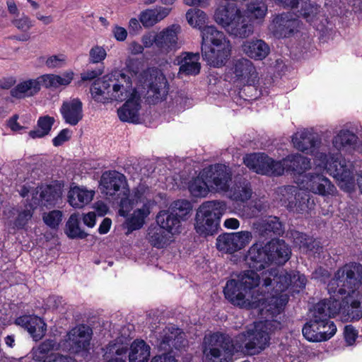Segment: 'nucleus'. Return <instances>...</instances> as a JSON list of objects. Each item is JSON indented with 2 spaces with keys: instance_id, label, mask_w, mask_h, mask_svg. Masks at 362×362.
<instances>
[{
  "instance_id": "obj_1",
  "label": "nucleus",
  "mask_w": 362,
  "mask_h": 362,
  "mask_svg": "<svg viewBox=\"0 0 362 362\" xmlns=\"http://www.w3.org/2000/svg\"><path fill=\"white\" fill-rule=\"evenodd\" d=\"M267 244H253L249 249L245 261L250 269L241 272L237 279L228 280L223 293L226 298L241 308H259L262 316L273 318L279 315L288 302L286 291L289 286L293 292L305 288L307 279L298 272H287L283 269L271 268L262 273L269 262Z\"/></svg>"
},
{
  "instance_id": "obj_2",
  "label": "nucleus",
  "mask_w": 362,
  "mask_h": 362,
  "mask_svg": "<svg viewBox=\"0 0 362 362\" xmlns=\"http://www.w3.org/2000/svg\"><path fill=\"white\" fill-rule=\"evenodd\" d=\"M166 78L160 70L150 68L145 71L141 62L129 59L122 70H115L95 81L90 87L93 100L98 103H125L117 110L122 122L138 123L140 120L141 97L139 86L148 88L147 98L155 103L167 93Z\"/></svg>"
},
{
  "instance_id": "obj_3",
  "label": "nucleus",
  "mask_w": 362,
  "mask_h": 362,
  "mask_svg": "<svg viewBox=\"0 0 362 362\" xmlns=\"http://www.w3.org/2000/svg\"><path fill=\"white\" fill-rule=\"evenodd\" d=\"M362 265L346 264L339 268L327 285L332 294H347L340 300L333 297L320 300L310 310L308 321L302 329L304 337L313 342L324 341L332 338L337 327L331 317L339 315L344 321L358 320L362 317Z\"/></svg>"
},
{
  "instance_id": "obj_4",
  "label": "nucleus",
  "mask_w": 362,
  "mask_h": 362,
  "mask_svg": "<svg viewBox=\"0 0 362 362\" xmlns=\"http://www.w3.org/2000/svg\"><path fill=\"white\" fill-rule=\"evenodd\" d=\"M313 169L315 173L303 175L296 186H284L278 189V196L282 204L290 211L305 214L311 210L314 201L310 194L301 189L323 197L334 194L336 188L323 174L328 173L339 182L344 191L351 192L355 187L354 165L342 158L340 153L317 152L313 158Z\"/></svg>"
},
{
  "instance_id": "obj_5",
  "label": "nucleus",
  "mask_w": 362,
  "mask_h": 362,
  "mask_svg": "<svg viewBox=\"0 0 362 362\" xmlns=\"http://www.w3.org/2000/svg\"><path fill=\"white\" fill-rule=\"evenodd\" d=\"M280 327L276 320L267 319L255 322L253 329L240 334L234 341L221 333L206 335L203 344L204 362H230L234 353L243 347L249 354H257L269 345L271 334Z\"/></svg>"
},
{
  "instance_id": "obj_6",
  "label": "nucleus",
  "mask_w": 362,
  "mask_h": 362,
  "mask_svg": "<svg viewBox=\"0 0 362 362\" xmlns=\"http://www.w3.org/2000/svg\"><path fill=\"white\" fill-rule=\"evenodd\" d=\"M100 189L107 196H117L119 200V215L127 216L134 206L141 204L125 221L127 233L140 229L151 214L154 203L149 188L139 185L130 193L126 177L116 170L105 171L100 178Z\"/></svg>"
},
{
  "instance_id": "obj_7",
  "label": "nucleus",
  "mask_w": 362,
  "mask_h": 362,
  "mask_svg": "<svg viewBox=\"0 0 362 362\" xmlns=\"http://www.w3.org/2000/svg\"><path fill=\"white\" fill-rule=\"evenodd\" d=\"M202 53L204 60L214 67L226 64L231 52V45L225 35L214 25L201 30Z\"/></svg>"
},
{
  "instance_id": "obj_8",
  "label": "nucleus",
  "mask_w": 362,
  "mask_h": 362,
  "mask_svg": "<svg viewBox=\"0 0 362 362\" xmlns=\"http://www.w3.org/2000/svg\"><path fill=\"white\" fill-rule=\"evenodd\" d=\"M214 20L229 35L235 37L247 38L254 33L250 17L235 4L220 5L215 11Z\"/></svg>"
},
{
  "instance_id": "obj_9",
  "label": "nucleus",
  "mask_w": 362,
  "mask_h": 362,
  "mask_svg": "<svg viewBox=\"0 0 362 362\" xmlns=\"http://www.w3.org/2000/svg\"><path fill=\"white\" fill-rule=\"evenodd\" d=\"M226 211V204L222 201H207L198 208L194 228L200 235L207 236L216 233L222 216Z\"/></svg>"
},
{
  "instance_id": "obj_10",
  "label": "nucleus",
  "mask_w": 362,
  "mask_h": 362,
  "mask_svg": "<svg viewBox=\"0 0 362 362\" xmlns=\"http://www.w3.org/2000/svg\"><path fill=\"white\" fill-rule=\"evenodd\" d=\"M202 175L206 178L211 192L228 191L232 181V173L228 166L223 164L209 165L202 170Z\"/></svg>"
},
{
  "instance_id": "obj_11",
  "label": "nucleus",
  "mask_w": 362,
  "mask_h": 362,
  "mask_svg": "<svg viewBox=\"0 0 362 362\" xmlns=\"http://www.w3.org/2000/svg\"><path fill=\"white\" fill-rule=\"evenodd\" d=\"M244 163L255 173L268 175L283 174V165L280 161H275L264 153H253L246 156Z\"/></svg>"
},
{
  "instance_id": "obj_12",
  "label": "nucleus",
  "mask_w": 362,
  "mask_h": 362,
  "mask_svg": "<svg viewBox=\"0 0 362 362\" xmlns=\"http://www.w3.org/2000/svg\"><path fill=\"white\" fill-rule=\"evenodd\" d=\"M92 334L93 331L88 326L84 325L76 326L66 336V348L74 354L88 352Z\"/></svg>"
},
{
  "instance_id": "obj_13",
  "label": "nucleus",
  "mask_w": 362,
  "mask_h": 362,
  "mask_svg": "<svg viewBox=\"0 0 362 362\" xmlns=\"http://www.w3.org/2000/svg\"><path fill=\"white\" fill-rule=\"evenodd\" d=\"M181 27L178 24L170 25L156 33V49L160 54H167L179 48L178 35Z\"/></svg>"
},
{
  "instance_id": "obj_14",
  "label": "nucleus",
  "mask_w": 362,
  "mask_h": 362,
  "mask_svg": "<svg viewBox=\"0 0 362 362\" xmlns=\"http://www.w3.org/2000/svg\"><path fill=\"white\" fill-rule=\"evenodd\" d=\"M233 73L235 80L241 84L253 86L258 81L256 67L249 59L242 57L235 60Z\"/></svg>"
},
{
  "instance_id": "obj_15",
  "label": "nucleus",
  "mask_w": 362,
  "mask_h": 362,
  "mask_svg": "<svg viewBox=\"0 0 362 362\" xmlns=\"http://www.w3.org/2000/svg\"><path fill=\"white\" fill-rule=\"evenodd\" d=\"M299 21L291 12L281 13L275 17L270 30L277 37H286L297 30Z\"/></svg>"
},
{
  "instance_id": "obj_16",
  "label": "nucleus",
  "mask_w": 362,
  "mask_h": 362,
  "mask_svg": "<svg viewBox=\"0 0 362 362\" xmlns=\"http://www.w3.org/2000/svg\"><path fill=\"white\" fill-rule=\"evenodd\" d=\"M33 207L25 209L11 208L4 211L6 223L13 230L23 229L33 217Z\"/></svg>"
},
{
  "instance_id": "obj_17",
  "label": "nucleus",
  "mask_w": 362,
  "mask_h": 362,
  "mask_svg": "<svg viewBox=\"0 0 362 362\" xmlns=\"http://www.w3.org/2000/svg\"><path fill=\"white\" fill-rule=\"evenodd\" d=\"M293 146L298 151L307 154H315L316 146L319 144L320 141L317 136L309 129H303L295 133L292 137Z\"/></svg>"
},
{
  "instance_id": "obj_18",
  "label": "nucleus",
  "mask_w": 362,
  "mask_h": 362,
  "mask_svg": "<svg viewBox=\"0 0 362 362\" xmlns=\"http://www.w3.org/2000/svg\"><path fill=\"white\" fill-rule=\"evenodd\" d=\"M60 113L66 124L75 126L83 118V103L78 98L64 100L60 107Z\"/></svg>"
},
{
  "instance_id": "obj_19",
  "label": "nucleus",
  "mask_w": 362,
  "mask_h": 362,
  "mask_svg": "<svg viewBox=\"0 0 362 362\" xmlns=\"http://www.w3.org/2000/svg\"><path fill=\"white\" fill-rule=\"evenodd\" d=\"M240 52L254 60H262L270 52V48L263 40L252 38L244 40L240 46Z\"/></svg>"
},
{
  "instance_id": "obj_20",
  "label": "nucleus",
  "mask_w": 362,
  "mask_h": 362,
  "mask_svg": "<svg viewBox=\"0 0 362 362\" xmlns=\"http://www.w3.org/2000/svg\"><path fill=\"white\" fill-rule=\"evenodd\" d=\"M269 262L284 264L290 258L291 250L283 240L272 239L267 243Z\"/></svg>"
},
{
  "instance_id": "obj_21",
  "label": "nucleus",
  "mask_w": 362,
  "mask_h": 362,
  "mask_svg": "<svg viewBox=\"0 0 362 362\" xmlns=\"http://www.w3.org/2000/svg\"><path fill=\"white\" fill-rule=\"evenodd\" d=\"M16 324L27 329L35 341L41 339L46 332V324L35 315L21 316L16 320Z\"/></svg>"
},
{
  "instance_id": "obj_22",
  "label": "nucleus",
  "mask_w": 362,
  "mask_h": 362,
  "mask_svg": "<svg viewBox=\"0 0 362 362\" xmlns=\"http://www.w3.org/2000/svg\"><path fill=\"white\" fill-rule=\"evenodd\" d=\"M95 191L83 186L71 185L68 192L69 204L75 209H82L93 199Z\"/></svg>"
},
{
  "instance_id": "obj_23",
  "label": "nucleus",
  "mask_w": 362,
  "mask_h": 362,
  "mask_svg": "<svg viewBox=\"0 0 362 362\" xmlns=\"http://www.w3.org/2000/svg\"><path fill=\"white\" fill-rule=\"evenodd\" d=\"M62 194V192L60 185H50L41 186L36 192V197H33L34 204L55 205L61 199Z\"/></svg>"
},
{
  "instance_id": "obj_24",
  "label": "nucleus",
  "mask_w": 362,
  "mask_h": 362,
  "mask_svg": "<svg viewBox=\"0 0 362 362\" xmlns=\"http://www.w3.org/2000/svg\"><path fill=\"white\" fill-rule=\"evenodd\" d=\"M280 163L283 165V173L285 170L291 171L302 177L303 173L313 168L310 159L298 153L289 155Z\"/></svg>"
},
{
  "instance_id": "obj_25",
  "label": "nucleus",
  "mask_w": 362,
  "mask_h": 362,
  "mask_svg": "<svg viewBox=\"0 0 362 362\" xmlns=\"http://www.w3.org/2000/svg\"><path fill=\"white\" fill-rule=\"evenodd\" d=\"M183 336L184 334L180 330L174 326L167 327L160 333L158 339L160 341L159 346L164 350L171 347L179 349L185 345L182 344L184 341Z\"/></svg>"
},
{
  "instance_id": "obj_26",
  "label": "nucleus",
  "mask_w": 362,
  "mask_h": 362,
  "mask_svg": "<svg viewBox=\"0 0 362 362\" xmlns=\"http://www.w3.org/2000/svg\"><path fill=\"white\" fill-rule=\"evenodd\" d=\"M171 11L172 8L167 6L146 9L140 13L139 21L144 27L151 28L168 17Z\"/></svg>"
},
{
  "instance_id": "obj_27",
  "label": "nucleus",
  "mask_w": 362,
  "mask_h": 362,
  "mask_svg": "<svg viewBox=\"0 0 362 362\" xmlns=\"http://www.w3.org/2000/svg\"><path fill=\"white\" fill-rule=\"evenodd\" d=\"M40 76L19 83L11 90V95L16 98H25L37 94L42 86Z\"/></svg>"
},
{
  "instance_id": "obj_28",
  "label": "nucleus",
  "mask_w": 362,
  "mask_h": 362,
  "mask_svg": "<svg viewBox=\"0 0 362 362\" xmlns=\"http://www.w3.org/2000/svg\"><path fill=\"white\" fill-rule=\"evenodd\" d=\"M179 58V74L195 76L199 73L201 64L199 53L185 52Z\"/></svg>"
},
{
  "instance_id": "obj_29",
  "label": "nucleus",
  "mask_w": 362,
  "mask_h": 362,
  "mask_svg": "<svg viewBox=\"0 0 362 362\" xmlns=\"http://www.w3.org/2000/svg\"><path fill=\"white\" fill-rule=\"evenodd\" d=\"M158 227L163 228L171 235L180 233V219L170 209L160 211L156 216Z\"/></svg>"
},
{
  "instance_id": "obj_30",
  "label": "nucleus",
  "mask_w": 362,
  "mask_h": 362,
  "mask_svg": "<svg viewBox=\"0 0 362 362\" xmlns=\"http://www.w3.org/2000/svg\"><path fill=\"white\" fill-rule=\"evenodd\" d=\"M358 136L347 129H342L337 132L334 136L332 144L334 148L338 151L346 148H353L357 144Z\"/></svg>"
},
{
  "instance_id": "obj_31",
  "label": "nucleus",
  "mask_w": 362,
  "mask_h": 362,
  "mask_svg": "<svg viewBox=\"0 0 362 362\" xmlns=\"http://www.w3.org/2000/svg\"><path fill=\"white\" fill-rule=\"evenodd\" d=\"M230 199L234 201L245 202L252 195V189L246 179L235 180L234 185L226 192Z\"/></svg>"
},
{
  "instance_id": "obj_32",
  "label": "nucleus",
  "mask_w": 362,
  "mask_h": 362,
  "mask_svg": "<svg viewBox=\"0 0 362 362\" xmlns=\"http://www.w3.org/2000/svg\"><path fill=\"white\" fill-rule=\"evenodd\" d=\"M74 73L72 71H67L62 75L47 74L40 76L42 86L46 88H57L61 86H66L71 83L74 78Z\"/></svg>"
},
{
  "instance_id": "obj_33",
  "label": "nucleus",
  "mask_w": 362,
  "mask_h": 362,
  "mask_svg": "<svg viewBox=\"0 0 362 362\" xmlns=\"http://www.w3.org/2000/svg\"><path fill=\"white\" fill-rule=\"evenodd\" d=\"M151 353V347L144 340H134L129 349V362H148Z\"/></svg>"
},
{
  "instance_id": "obj_34",
  "label": "nucleus",
  "mask_w": 362,
  "mask_h": 362,
  "mask_svg": "<svg viewBox=\"0 0 362 362\" xmlns=\"http://www.w3.org/2000/svg\"><path fill=\"white\" fill-rule=\"evenodd\" d=\"M173 235L158 226L149 228L148 240L151 245L157 248H163L173 241Z\"/></svg>"
},
{
  "instance_id": "obj_35",
  "label": "nucleus",
  "mask_w": 362,
  "mask_h": 362,
  "mask_svg": "<svg viewBox=\"0 0 362 362\" xmlns=\"http://www.w3.org/2000/svg\"><path fill=\"white\" fill-rule=\"evenodd\" d=\"M59 345L54 340L47 339L41 343L37 347L32 350L33 360L46 362L51 357L52 351L58 350Z\"/></svg>"
},
{
  "instance_id": "obj_36",
  "label": "nucleus",
  "mask_w": 362,
  "mask_h": 362,
  "mask_svg": "<svg viewBox=\"0 0 362 362\" xmlns=\"http://www.w3.org/2000/svg\"><path fill=\"white\" fill-rule=\"evenodd\" d=\"M188 189L191 194L195 197H205L211 192L206 178L202 175V171L189 182Z\"/></svg>"
},
{
  "instance_id": "obj_37",
  "label": "nucleus",
  "mask_w": 362,
  "mask_h": 362,
  "mask_svg": "<svg viewBox=\"0 0 362 362\" xmlns=\"http://www.w3.org/2000/svg\"><path fill=\"white\" fill-rule=\"evenodd\" d=\"M127 351V346L119 343H110L105 349V362H126L123 358Z\"/></svg>"
},
{
  "instance_id": "obj_38",
  "label": "nucleus",
  "mask_w": 362,
  "mask_h": 362,
  "mask_svg": "<svg viewBox=\"0 0 362 362\" xmlns=\"http://www.w3.org/2000/svg\"><path fill=\"white\" fill-rule=\"evenodd\" d=\"M292 235L294 244L304 251H314L315 252H317L320 250L319 242L313 240L312 238L297 231L293 233Z\"/></svg>"
},
{
  "instance_id": "obj_39",
  "label": "nucleus",
  "mask_w": 362,
  "mask_h": 362,
  "mask_svg": "<svg viewBox=\"0 0 362 362\" xmlns=\"http://www.w3.org/2000/svg\"><path fill=\"white\" fill-rule=\"evenodd\" d=\"M66 233L71 238H85L87 234L79 226L78 214H73L66 223Z\"/></svg>"
},
{
  "instance_id": "obj_40",
  "label": "nucleus",
  "mask_w": 362,
  "mask_h": 362,
  "mask_svg": "<svg viewBox=\"0 0 362 362\" xmlns=\"http://www.w3.org/2000/svg\"><path fill=\"white\" fill-rule=\"evenodd\" d=\"M186 19L192 28L202 30L208 17L204 11L199 8H190L186 13Z\"/></svg>"
},
{
  "instance_id": "obj_41",
  "label": "nucleus",
  "mask_w": 362,
  "mask_h": 362,
  "mask_svg": "<svg viewBox=\"0 0 362 362\" xmlns=\"http://www.w3.org/2000/svg\"><path fill=\"white\" fill-rule=\"evenodd\" d=\"M233 233L220 235L216 238V248L220 252L233 254L236 252Z\"/></svg>"
},
{
  "instance_id": "obj_42",
  "label": "nucleus",
  "mask_w": 362,
  "mask_h": 362,
  "mask_svg": "<svg viewBox=\"0 0 362 362\" xmlns=\"http://www.w3.org/2000/svg\"><path fill=\"white\" fill-rule=\"evenodd\" d=\"M300 14L303 16L308 22L313 23L314 19L319 13L320 8L315 3H310L308 0H301L300 2Z\"/></svg>"
},
{
  "instance_id": "obj_43",
  "label": "nucleus",
  "mask_w": 362,
  "mask_h": 362,
  "mask_svg": "<svg viewBox=\"0 0 362 362\" xmlns=\"http://www.w3.org/2000/svg\"><path fill=\"white\" fill-rule=\"evenodd\" d=\"M192 209L190 202L186 199H180L174 202L170 207V210L174 213L180 219L183 218L189 214Z\"/></svg>"
},
{
  "instance_id": "obj_44",
  "label": "nucleus",
  "mask_w": 362,
  "mask_h": 362,
  "mask_svg": "<svg viewBox=\"0 0 362 362\" xmlns=\"http://www.w3.org/2000/svg\"><path fill=\"white\" fill-rule=\"evenodd\" d=\"M266 0H257L251 2L247 6V11L256 19H262L267 13Z\"/></svg>"
},
{
  "instance_id": "obj_45",
  "label": "nucleus",
  "mask_w": 362,
  "mask_h": 362,
  "mask_svg": "<svg viewBox=\"0 0 362 362\" xmlns=\"http://www.w3.org/2000/svg\"><path fill=\"white\" fill-rule=\"evenodd\" d=\"M236 252L245 248L252 240V233L247 230L233 233Z\"/></svg>"
},
{
  "instance_id": "obj_46",
  "label": "nucleus",
  "mask_w": 362,
  "mask_h": 362,
  "mask_svg": "<svg viewBox=\"0 0 362 362\" xmlns=\"http://www.w3.org/2000/svg\"><path fill=\"white\" fill-rule=\"evenodd\" d=\"M106 49L101 45H93L88 52V61L90 64L102 63L107 57Z\"/></svg>"
},
{
  "instance_id": "obj_47",
  "label": "nucleus",
  "mask_w": 362,
  "mask_h": 362,
  "mask_svg": "<svg viewBox=\"0 0 362 362\" xmlns=\"http://www.w3.org/2000/svg\"><path fill=\"white\" fill-rule=\"evenodd\" d=\"M45 65L49 69H60L66 65L67 57L64 54H58L48 57Z\"/></svg>"
},
{
  "instance_id": "obj_48",
  "label": "nucleus",
  "mask_w": 362,
  "mask_h": 362,
  "mask_svg": "<svg viewBox=\"0 0 362 362\" xmlns=\"http://www.w3.org/2000/svg\"><path fill=\"white\" fill-rule=\"evenodd\" d=\"M62 218V212L59 210H53L43 216L44 222L50 228H57Z\"/></svg>"
},
{
  "instance_id": "obj_49",
  "label": "nucleus",
  "mask_w": 362,
  "mask_h": 362,
  "mask_svg": "<svg viewBox=\"0 0 362 362\" xmlns=\"http://www.w3.org/2000/svg\"><path fill=\"white\" fill-rule=\"evenodd\" d=\"M265 230L280 235L284 232L281 223L277 217H269L264 221Z\"/></svg>"
},
{
  "instance_id": "obj_50",
  "label": "nucleus",
  "mask_w": 362,
  "mask_h": 362,
  "mask_svg": "<svg viewBox=\"0 0 362 362\" xmlns=\"http://www.w3.org/2000/svg\"><path fill=\"white\" fill-rule=\"evenodd\" d=\"M54 122V119L49 116L41 117L37 121V127H39L45 134H48L51 130L52 126Z\"/></svg>"
},
{
  "instance_id": "obj_51",
  "label": "nucleus",
  "mask_w": 362,
  "mask_h": 362,
  "mask_svg": "<svg viewBox=\"0 0 362 362\" xmlns=\"http://www.w3.org/2000/svg\"><path fill=\"white\" fill-rule=\"evenodd\" d=\"M72 132L69 129H62L59 134L52 139L54 146H59L67 141L71 136Z\"/></svg>"
},
{
  "instance_id": "obj_52",
  "label": "nucleus",
  "mask_w": 362,
  "mask_h": 362,
  "mask_svg": "<svg viewBox=\"0 0 362 362\" xmlns=\"http://www.w3.org/2000/svg\"><path fill=\"white\" fill-rule=\"evenodd\" d=\"M37 188H34L33 187H30V185H25L21 187V189L19 190V192L21 196L23 197L29 198L30 194L32 196V199L30 206H33L35 205L33 197H36V192L37 191Z\"/></svg>"
},
{
  "instance_id": "obj_53",
  "label": "nucleus",
  "mask_w": 362,
  "mask_h": 362,
  "mask_svg": "<svg viewBox=\"0 0 362 362\" xmlns=\"http://www.w3.org/2000/svg\"><path fill=\"white\" fill-rule=\"evenodd\" d=\"M156 33H147L142 36L141 42L144 47L150 48L153 45L156 47Z\"/></svg>"
},
{
  "instance_id": "obj_54",
  "label": "nucleus",
  "mask_w": 362,
  "mask_h": 362,
  "mask_svg": "<svg viewBox=\"0 0 362 362\" xmlns=\"http://www.w3.org/2000/svg\"><path fill=\"white\" fill-rule=\"evenodd\" d=\"M13 23L18 29L22 31H28L32 26L31 22L27 16L16 19L13 21Z\"/></svg>"
},
{
  "instance_id": "obj_55",
  "label": "nucleus",
  "mask_w": 362,
  "mask_h": 362,
  "mask_svg": "<svg viewBox=\"0 0 362 362\" xmlns=\"http://www.w3.org/2000/svg\"><path fill=\"white\" fill-rule=\"evenodd\" d=\"M357 337V331L351 325H346L344 327V337L349 345L353 344Z\"/></svg>"
},
{
  "instance_id": "obj_56",
  "label": "nucleus",
  "mask_w": 362,
  "mask_h": 362,
  "mask_svg": "<svg viewBox=\"0 0 362 362\" xmlns=\"http://www.w3.org/2000/svg\"><path fill=\"white\" fill-rule=\"evenodd\" d=\"M46 362H77L76 360L68 355L61 354H52L51 357Z\"/></svg>"
},
{
  "instance_id": "obj_57",
  "label": "nucleus",
  "mask_w": 362,
  "mask_h": 362,
  "mask_svg": "<svg viewBox=\"0 0 362 362\" xmlns=\"http://www.w3.org/2000/svg\"><path fill=\"white\" fill-rule=\"evenodd\" d=\"M112 34L118 41H124L127 37V30L118 25H115L112 30Z\"/></svg>"
},
{
  "instance_id": "obj_58",
  "label": "nucleus",
  "mask_w": 362,
  "mask_h": 362,
  "mask_svg": "<svg viewBox=\"0 0 362 362\" xmlns=\"http://www.w3.org/2000/svg\"><path fill=\"white\" fill-rule=\"evenodd\" d=\"M103 74L102 69L87 70L81 74L82 81H90Z\"/></svg>"
},
{
  "instance_id": "obj_59",
  "label": "nucleus",
  "mask_w": 362,
  "mask_h": 362,
  "mask_svg": "<svg viewBox=\"0 0 362 362\" xmlns=\"http://www.w3.org/2000/svg\"><path fill=\"white\" fill-rule=\"evenodd\" d=\"M83 223L89 228H93L96 223V214L93 211L83 214Z\"/></svg>"
},
{
  "instance_id": "obj_60",
  "label": "nucleus",
  "mask_w": 362,
  "mask_h": 362,
  "mask_svg": "<svg viewBox=\"0 0 362 362\" xmlns=\"http://www.w3.org/2000/svg\"><path fill=\"white\" fill-rule=\"evenodd\" d=\"M183 3L189 6L206 8L210 5L211 0H183Z\"/></svg>"
},
{
  "instance_id": "obj_61",
  "label": "nucleus",
  "mask_w": 362,
  "mask_h": 362,
  "mask_svg": "<svg viewBox=\"0 0 362 362\" xmlns=\"http://www.w3.org/2000/svg\"><path fill=\"white\" fill-rule=\"evenodd\" d=\"M151 362H177L175 358L170 354H163L154 356Z\"/></svg>"
},
{
  "instance_id": "obj_62",
  "label": "nucleus",
  "mask_w": 362,
  "mask_h": 362,
  "mask_svg": "<svg viewBox=\"0 0 362 362\" xmlns=\"http://www.w3.org/2000/svg\"><path fill=\"white\" fill-rule=\"evenodd\" d=\"M111 224H112V221L110 218H104L99 226L98 232L100 234H106L110 230Z\"/></svg>"
},
{
  "instance_id": "obj_63",
  "label": "nucleus",
  "mask_w": 362,
  "mask_h": 362,
  "mask_svg": "<svg viewBox=\"0 0 362 362\" xmlns=\"http://www.w3.org/2000/svg\"><path fill=\"white\" fill-rule=\"evenodd\" d=\"M223 226L228 229L235 230L239 228L240 222L237 218H230L225 220Z\"/></svg>"
},
{
  "instance_id": "obj_64",
  "label": "nucleus",
  "mask_w": 362,
  "mask_h": 362,
  "mask_svg": "<svg viewBox=\"0 0 362 362\" xmlns=\"http://www.w3.org/2000/svg\"><path fill=\"white\" fill-rule=\"evenodd\" d=\"M18 115H13L9 120H8V127L11 128V129L13 132H19L21 129H23V127L20 125L18 122Z\"/></svg>"
}]
</instances>
